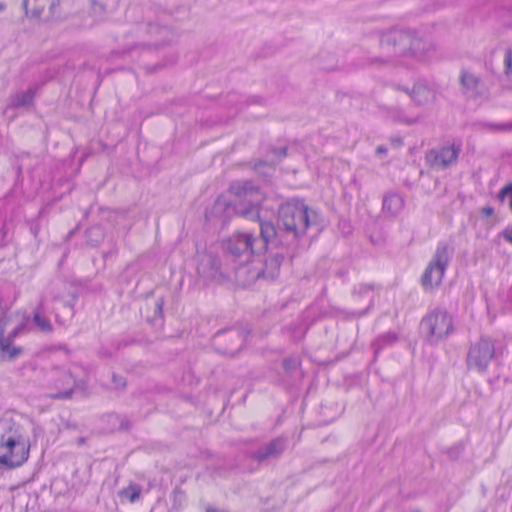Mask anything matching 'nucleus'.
Segmentation results:
<instances>
[{"label":"nucleus","instance_id":"b1692460","mask_svg":"<svg viewBox=\"0 0 512 512\" xmlns=\"http://www.w3.org/2000/svg\"><path fill=\"white\" fill-rule=\"evenodd\" d=\"M141 491L142 489L140 485L130 483L127 487L119 491V496L133 503L139 499Z\"/></svg>","mask_w":512,"mask_h":512},{"label":"nucleus","instance_id":"2eb2a0df","mask_svg":"<svg viewBox=\"0 0 512 512\" xmlns=\"http://www.w3.org/2000/svg\"><path fill=\"white\" fill-rule=\"evenodd\" d=\"M260 223V238L257 241L263 242V250L266 249L268 242L271 240H277L279 244L286 246V234L281 227L277 224V227L270 221H261Z\"/></svg>","mask_w":512,"mask_h":512},{"label":"nucleus","instance_id":"423d86ee","mask_svg":"<svg viewBox=\"0 0 512 512\" xmlns=\"http://www.w3.org/2000/svg\"><path fill=\"white\" fill-rule=\"evenodd\" d=\"M453 253L454 249L451 245L446 242L438 243L432 259L421 277V283L425 290L431 291L441 284Z\"/></svg>","mask_w":512,"mask_h":512},{"label":"nucleus","instance_id":"c756f323","mask_svg":"<svg viewBox=\"0 0 512 512\" xmlns=\"http://www.w3.org/2000/svg\"><path fill=\"white\" fill-rule=\"evenodd\" d=\"M148 32L151 34V35H163V36H167L168 34H170V31L168 28L166 27H163V26H160L158 24H150L149 25V30Z\"/></svg>","mask_w":512,"mask_h":512},{"label":"nucleus","instance_id":"f704fd0d","mask_svg":"<svg viewBox=\"0 0 512 512\" xmlns=\"http://www.w3.org/2000/svg\"><path fill=\"white\" fill-rule=\"evenodd\" d=\"M396 340V335L388 333L384 336H382L379 341H383L384 343H392Z\"/></svg>","mask_w":512,"mask_h":512},{"label":"nucleus","instance_id":"1a4fd4ad","mask_svg":"<svg viewBox=\"0 0 512 512\" xmlns=\"http://www.w3.org/2000/svg\"><path fill=\"white\" fill-rule=\"evenodd\" d=\"M51 387L57 392L50 395L52 399H69L72 397L74 389H85L87 381L77 379L70 370L53 368L50 371Z\"/></svg>","mask_w":512,"mask_h":512},{"label":"nucleus","instance_id":"7ed1b4c3","mask_svg":"<svg viewBox=\"0 0 512 512\" xmlns=\"http://www.w3.org/2000/svg\"><path fill=\"white\" fill-rule=\"evenodd\" d=\"M234 196V212L248 220H259L260 205L265 199L260 188L250 181L233 182L229 189Z\"/></svg>","mask_w":512,"mask_h":512},{"label":"nucleus","instance_id":"20e7f679","mask_svg":"<svg viewBox=\"0 0 512 512\" xmlns=\"http://www.w3.org/2000/svg\"><path fill=\"white\" fill-rule=\"evenodd\" d=\"M409 30L410 28L393 27L379 31V47L386 57H374L369 64L385 65L392 59H404Z\"/></svg>","mask_w":512,"mask_h":512},{"label":"nucleus","instance_id":"37998d69","mask_svg":"<svg viewBox=\"0 0 512 512\" xmlns=\"http://www.w3.org/2000/svg\"><path fill=\"white\" fill-rule=\"evenodd\" d=\"M233 335H235L238 339H240V333L239 332H234Z\"/></svg>","mask_w":512,"mask_h":512},{"label":"nucleus","instance_id":"a19ab883","mask_svg":"<svg viewBox=\"0 0 512 512\" xmlns=\"http://www.w3.org/2000/svg\"><path fill=\"white\" fill-rule=\"evenodd\" d=\"M504 238H505L507 241H509V242H511V243H512V233H511V234H509V233L505 232V233H504Z\"/></svg>","mask_w":512,"mask_h":512},{"label":"nucleus","instance_id":"f257e3e1","mask_svg":"<svg viewBox=\"0 0 512 512\" xmlns=\"http://www.w3.org/2000/svg\"><path fill=\"white\" fill-rule=\"evenodd\" d=\"M30 441L22 425L12 417L0 418V465L17 468L27 461Z\"/></svg>","mask_w":512,"mask_h":512},{"label":"nucleus","instance_id":"473e14b6","mask_svg":"<svg viewBox=\"0 0 512 512\" xmlns=\"http://www.w3.org/2000/svg\"><path fill=\"white\" fill-rule=\"evenodd\" d=\"M512 193V182L508 185H505L498 193V199L500 201H504L505 197L508 195V194H511Z\"/></svg>","mask_w":512,"mask_h":512},{"label":"nucleus","instance_id":"f8f14e48","mask_svg":"<svg viewBox=\"0 0 512 512\" xmlns=\"http://www.w3.org/2000/svg\"><path fill=\"white\" fill-rule=\"evenodd\" d=\"M59 0H23L27 16L35 19L53 20L59 15Z\"/></svg>","mask_w":512,"mask_h":512},{"label":"nucleus","instance_id":"2f4dec72","mask_svg":"<svg viewBox=\"0 0 512 512\" xmlns=\"http://www.w3.org/2000/svg\"><path fill=\"white\" fill-rule=\"evenodd\" d=\"M297 360L294 358H285L283 360V367L286 371H292L297 367Z\"/></svg>","mask_w":512,"mask_h":512},{"label":"nucleus","instance_id":"ea45409f","mask_svg":"<svg viewBox=\"0 0 512 512\" xmlns=\"http://www.w3.org/2000/svg\"><path fill=\"white\" fill-rule=\"evenodd\" d=\"M483 214L485 215H491L493 213V209L492 208H484L482 210Z\"/></svg>","mask_w":512,"mask_h":512},{"label":"nucleus","instance_id":"dca6fc26","mask_svg":"<svg viewBox=\"0 0 512 512\" xmlns=\"http://www.w3.org/2000/svg\"><path fill=\"white\" fill-rule=\"evenodd\" d=\"M24 349L16 346L11 337H5L4 328L0 329V361L10 362L21 356Z\"/></svg>","mask_w":512,"mask_h":512},{"label":"nucleus","instance_id":"5701e85b","mask_svg":"<svg viewBox=\"0 0 512 512\" xmlns=\"http://www.w3.org/2000/svg\"><path fill=\"white\" fill-rule=\"evenodd\" d=\"M387 113L391 120L408 126L414 125L419 121L418 117H409L403 110L398 108H390Z\"/></svg>","mask_w":512,"mask_h":512},{"label":"nucleus","instance_id":"c85d7f7f","mask_svg":"<svg viewBox=\"0 0 512 512\" xmlns=\"http://www.w3.org/2000/svg\"><path fill=\"white\" fill-rule=\"evenodd\" d=\"M486 127L490 131L507 132V131L512 130V121L505 122V123H487Z\"/></svg>","mask_w":512,"mask_h":512},{"label":"nucleus","instance_id":"cd10ccee","mask_svg":"<svg viewBox=\"0 0 512 512\" xmlns=\"http://www.w3.org/2000/svg\"><path fill=\"white\" fill-rule=\"evenodd\" d=\"M111 381H112V386L110 387V389L124 390L126 388L127 382H126V379L122 375L112 373Z\"/></svg>","mask_w":512,"mask_h":512},{"label":"nucleus","instance_id":"0eeeda50","mask_svg":"<svg viewBox=\"0 0 512 512\" xmlns=\"http://www.w3.org/2000/svg\"><path fill=\"white\" fill-rule=\"evenodd\" d=\"M494 357L495 344L493 340L482 336L476 342L471 343L468 349L466 356L467 368L478 373H484Z\"/></svg>","mask_w":512,"mask_h":512},{"label":"nucleus","instance_id":"f03ea898","mask_svg":"<svg viewBox=\"0 0 512 512\" xmlns=\"http://www.w3.org/2000/svg\"><path fill=\"white\" fill-rule=\"evenodd\" d=\"M318 221V213L300 200L287 201L278 209V225L286 234V246L296 245Z\"/></svg>","mask_w":512,"mask_h":512},{"label":"nucleus","instance_id":"79ce46f5","mask_svg":"<svg viewBox=\"0 0 512 512\" xmlns=\"http://www.w3.org/2000/svg\"><path fill=\"white\" fill-rule=\"evenodd\" d=\"M5 8V5L3 3H0V11H3Z\"/></svg>","mask_w":512,"mask_h":512},{"label":"nucleus","instance_id":"39448f33","mask_svg":"<svg viewBox=\"0 0 512 512\" xmlns=\"http://www.w3.org/2000/svg\"><path fill=\"white\" fill-rule=\"evenodd\" d=\"M452 316L444 309L429 311L420 322V331L425 340L432 345L438 344L453 332Z\"/></svg>","mask_w":512,"mask_h":512},{"label":"nucleus","instance_id":"bb28decb","mask_svg":"<svg viewBox=\"0 0 512 512\" xmlns=\"http://www.w3.org/2000/svg\"><path fill=\"white\" fill-rule=\"evenodd\" d=\"M163 305L164 300L163 298L157 299L153 304V317H148V321L150 322H156L158 319H161L163 316Z\"/></svg>","mask_w":512,"mask_h":512},{"label":"nucleus","instance_id":"58836bf2","mask_svg":"<svg viewBox=\"0 0 512 512\" xmlns=\"http://www.w3.org/2000/svg\"><path fill=\"white\" fill-rule=\"evenodd\" d=\"M225 205H226V203L224 201H222L221 199H217V201L215 203V209L218 210Z\"/></svg>","mask_w":512,"mask_h":512},{"label":"nucleus","instance_id":"4be33fe9","mask_svg":"<svg viewBox=\"0 0 512 512\" xmlns=\"http://www.w3.org/2000/svg\"><path fill=\"white\" fill-rule=\"evenodd\" d=\"M42 310L43 300L40 302L39 306L33 313V321L42 332L50 333L53 330L52 324L48 318L42 316Z\"/></svg>","mask_w":512,"mask_h":512},{"label":"nucleus","instance_id":"6e6552de","mask_svg":"<svg viewBox=\"0 0 512 512\" xmlns=\"http://www.w3.org/2000/svg\"><path fill=\"white\" fill-rule=\"evenodd\" d=\"M436 50V44L430 38L416 30H409L405 60L427 63L434 57Z\"/></svg>","mask_w":512,"mask_h":512},{"label":"nucleus","instance_id":"9d476101","mask_svg":"<svg viewBox=\"0 0 512 512\" xmlns=\"http://www.w3.org/2000/svg\"><path fill=\"white\" fill-rule=\"evenodd\" d=\"M461 143H447L426 153V163L435 170H445L457 164Z\"/></svg>","mask_w":512,"mask_h":512},{"label":"nucleus","instance_id":"7c9ffc66","mask_svg":"<svg viewBox=\"0 0 512 512\" xmlns=\"http://www.w3.org/2000/svg\"><path fill=\"white\" fill-rule=\"evenodd\" d=\"M505 73L512 75V49H509L505 53L504 57Z\"/></svg>","mask_w":512,"mask_h":512},{"label":"nucleus","instance_id":"9b49d317","mask_svg":"<svg viewBox=\"0 0 512 512\" xmlns=\"http://www.w3.org/2000/svg\"><path fill=\"white\" fill-rule=\"evenodd\" d=\"M226 250L235 257H248L263 251V242L251 233L238 232L227 240Z\"/></svg>","mask_w":512,"mask_h":512},{"label":"nucleus","instance_id":"a878e982","mask_svg":"<svg viewBox=\"0 0 512 512\" xmlns=\"http://www.w3.org/2000/svg\"><path fill=\"white\" fill-rule=\"evenodd\" d=\"M356 296L358 297H364L367 302H368V307L369 308L371 305H372V301H373V288L372 286L370 285H360L358 287V289L356 290ZM368 309H365L364 312H366Z\"/></svg>","mask_w":512,"mask_h":512},{"label":"nucleus","instance_id":"6ab92c4d","mask_svg":"<svg viewBox=\"0 0 512 512\" xmlns=\"http://www.w3.org/2000/svg\"><path fill=\"white\" fill-rule=\"evenodd\" d=\"M35 94L36 91L33 88L19 92L11 97L10 106L13 108L30 107L33 105Z\"/></svg>","mask_w":512,"mask_h":512},{"label":"nucleus","instance_id":"412c9836","mask_svg":"<svg viewBox=\"0 0 512 512\" xmlns=\"http://www.w3.org/2000/svg\"><path fill=\"white\" fill-rule=\"evenodd\" d=\"M403 205V198L397 193H389L383 199V209L393 215L399 213Z\"/></svg>","mask_w":512,"mask_h":512},{"label":"nucleus","instance_id":"ddd939ff","mask_svg":"<svg viewBox=\"0 0 512 512\" xmlns=\"http://www.w3.org/2000/svg\"><path fill=\"white\" fill-rule=\"evenodd\" d=\"M397 90L405 92L417 106H426L436 100V92L426 81H417L410 89L405 86H397Z\"/></svg>","mask_w":512,"mask_h":512},{"label":"nucleus","instance_id":"72a5a7b5","mask_svg":"<svg viewBox=\"0 0 512 512\" xmlns=\"http://www.w3.org/2000/svg\"><path fill=\"white\" fill-rule=\"evenodd\" d=\"M273 154H275V156L278 158V160H281L282 158H284L286 156V152H287V148L286 147H281V148H278V149H273L272 150Z\"/></svg>","mask_w":512,"mask_h":512},{"label":"nucleus","instance_id":"a211bd4d","mask_svg":"<svg viewBox=\"0 0 512 512\" xmlns=\"http://www.w3.org/2000/svg\"><path fill=\"white\" fill-rule=\"evenodd\" d=\"M284 260V256L280 253L270 255L264 263V268L258 272V276L268 279H275L279 274V269Z\"/></svg>","mask_w":512,"mask_h":512},{"label":"nucleus","instance_id":"4c0bfd02","mask_svg":"<svg viewBox=\"0 0 512 512\" xmlns=\"http://www.w3.org/2000/svg\"><path fill=\"white\" fill-rule=\"evenodd\" d=\"M391 143L395 147H400L403 144V140L401 138H392Z\"/></svg>","mask_w":512,"mask_h":512},{"label":"nucleus","instance_id":"4468645a","mask_svg":"<svg viewBox=\"0 0 512 512\" xmlns=\"http://www.w3.org/2000/svg\"><path fill=\"white\" fill-rule=\"evenodd\" d=\"M286 448V439L278 437L263 445L252 454L257 461H265L268 459L278 458Z\"/></svg>","mask_w":512,"mask_h":512},{"label":"nucleus","instance_id":"aec40b11","mask_svg":"<svg viewBox=\"0 0 512 512\" xmlns=\"http://www.w3.org/2000/svg\"><path fill=\"white\" fill-rule=\"evenodd\" d=\"M198 274L205 278H211L215 276L216 267L214 258L211 255L201 256L197 265Z\"/></svg>","mask_w":512,"mask_h":512},{"label":"nucleus","instance_id":"c9c22d12","mask_svg":"<svg viewBox=\"0 0 512 512\" xmlns=\"http://www.w3.org/2000/svg\"><path fill=\"white\" fill-rule=\"evenodd\" d=\"M22 328H23V326L19 325L18 327L13 329L6 337H11L12 341H14V338H16L18 336V334L20 333Z\"/></svg>","mask_w":512,"mask_h":512},{"label":"nucleus","instance_id":"f3484780","mask_svg":"<svg viewBox=\"0 0 512 512\" xmlns=\"http://www.w3.org/2000/svg\"><path fill=\"white\" fill-rule=\"evenodd\" d=\"M460 83L468 97L474 98L483 94L484 89L481 79L471 72L462 71Z\"/></svg>","mask_w":512,"mask_h":512},{"label":"nucleus","instance_id":"393cba45","mask_svg":"<svg viewBox=\"0 0 512 512\" xmlns=\"http://www.w3.org/2000/svg\"><path fill=\"white\" fill-rule=\"evenodd\" d=\"M319 65L324 70H333L336 67V56L333 53H325L319 56Z\"/></svg>","mask_w":512,"mask_h":512},{"label":"nucleus","instance_id":"e433bc0d","mask_svg":"<svg viewBox=\"0 0 512 512\" xmlns=\"http://www.w3.org/2000/svg\"><path fill=\"white\" fill-rule=\"evenodd\" d=\"M387 153V148L383 145H380L376 148L377 155H385Z\"/></svg>","mask_w":512,"mask_h":512}]
</instances>
